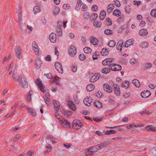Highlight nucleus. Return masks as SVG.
Listing matches in <instances>:
<instances>
[{"mask_svg": "<svg viewBox=\"0 0 156 156\" xmlns=\"http://www.w3.org/2000/svg\"><path fill=\"white\" fill-rule=\"evenodd\" d=\"M23 51L19 45H16V47L15 52L16 57L19 59L22 58Z\"/></svg>", "mask_w": 156, "mask_h": 156, "instance_id": "1", "label": "nucleus"}, {"mask_svg": "<svg viewBox=\"0 0 156 156\" xmlns=\"http://www.w3.org/2000/svg\"><path fill=\"white\" fill-rule=\"evenodd\" d=\"M72 126L73 129H78L81 127L83 124L80 121L76 120L73 121Z\"/></svg>", "mask_w": 156, "mask_h": 156, "instance_id": "2", "label": "nucleus"}, {"mask_svg": "<svg viewBox=\"0 0 156 156\" xmlns=\"http://www.w3.org/2000/svg\"><path fill=\"white\" fill-rule=\"evenodd\" d=\"M22 8L21 7H19L17 9V12L18 13V16H19V26L21 29L23 28V23L22 22Z\"/></svg>", "mask_w": 156, "mask_h": 156, "instance_id": "3", "label": "nucleus"}, {"mask_svg": "<svg viewBox=\"0 0 156 156\" xmlns=\"http://www.w3.org/2000/svg\"><path fill=\"white\" fill-rule=\"evenodd\" d=\"M68 53L72 57H74L76 53V48L74 46H70L68 51Z\"/></svg>", "mask_w": 156, "mask_h": 156, "instance_id": "4", "label": "nucleus"}, {"mask_svg": "<svg viewBox=\"0 0 156 156\" xmlns=\"http://www.w3.org/2000/svg\"><path fill=\"white\" fill-rule=\"evenodd\" d=\"M21 79L19 81L20 85L23 87L27 88L28 87V83L22 75L20 76Z\"/></svg>", "mask_w": 156, "mask_h": 156, "instance_id": "5", "label": "nucleus"}, {"mask_svg": "<svg viewBox=\"0 0 156 156\" xmlns=\"http://www.w3.org/2000/svg\"><path fill=\"white\" fill-rule=\"evenodd\" d=\"M111 69L113 71H119L121 70V66L116 64H112L110 65Z\"/></svg>", "mask_w": 156, "mask_h": 156, "instance_id": "6", "label": "nucleus"}, {"mask_svg": "<svg viewBox=\"0 0 156 156\" xmlns=\"http://www.w3.org/2000/svg\"><path fill=\"white\" fill-rule=\"evenodd\" d=\"M96 146L91 147L87 149V151L86 153V156H91L92 155V153L97 151Z\"/></svg>", "mask_w": 156, "mask_h": 156, "instance_id": "7", "label": "nucleus"}, {"mask_svg": "<svg viewBox=\"0 0 156 156\" xmlns=\"http://www.w3.org/2000/svg\"><path fill=\"white\" fill-rule=\"evenodd\" d=\"M36 83L37 85L38 86V87L40 88V90L43 92H44L45 91L44 90V86L43 84L42 83L41 80L39 79H37Z\"/></svg>", "mask_w": 156, "mask_h": 156, "instance_id": "8", "label": "nucleus"}, {"mask_svg": "<svg viewBox=\"0 0 156 156\" xmlns=\"http://www.w3.org/2000/svg\"><path fill=\"white\" fill-rule=\"evenodd\" d=\"M100 74L99 73H95L92 75L90 78V82H94L98 80L100 77Z\"/></svg>", "mask_w": 156, "mask_h": 156, "instance_id": "9", "label": "nucleus"}, {"mask_svg": "<svg viewBox=\"0 0 156 156\" xmlns=\"http://www.w3.org/2000/svg\"><path fill=\"white\" fill-rule=\"evenodd\" d=\"M43 98L46 104L48 105H50L51 102L50 100V94L48 93H46L43 96Z\"/></svg>", "mask_w": 156, "mask_h": 156, "instance_id": "10", "label": "nucleus"}, {"mask_svg": "<svg viewBox=\"0 0 156 156\" xmlns=\"http://www.w3.org/2000/svg\"><path fill=\"white\" fill-rule=\"evenodd\" d=\"M55 67L59 73H63V70L60 63L58 62H55Z\"/></svg>", "mask_w": 156, "mask_h": 156, "instance_id": "11", "label": "nucleus"}, {"mask_svg": "<svg viewBox=\"0 0 156 156\" xmlns=\"http://www.w3.org/2000/svg\"><path fill=\"white\" fill-rule=\"evenodd\" d=\"M109 144V142H105L102 143L98 144L96 146V147L97 151L100 150L101 149L103 148L108 146Z\"/></svg>", "mask_w": 156, "mask_h": 156, "instance_id": "12", "label": "nucleus"}, {"mask_svg": "<svg viewBox=\"0 0 156 156\" xmlns=\"http://www.w3.org/2000/svg\"><path fill=\"white\" fill-rule=\"evenodd\" d=\"M114 60L113 58H107L105 59L102 62V64L105 66L110 65L113 62Z\"/></svg>", "mask_w": 156, "mask_h": 156, "instance_id": "13", "label": "nucleus"}, {"mask_svg": "<svg viewBox=\"0 0 156 156\" xmlns=\"http://www.w3.org/2000/svg\"><path fill=\"white\" fill-rule=\"evenodd\" d=\"M83 102L85 105L89 106L91 105L92 102V98L91 97H87L83 100Z\"/></svg>", "mask_w": 156, "mask_h": 156, "instance_id": "14", "label": "nucleus"}, {"mask_svg": "<svg viewBox=\"0 0 156 156\" xmlns=\"http://www.w3.org/2000/svg\"><path fill=\"white\" fill-rule=\"evenodd\" d=\"M49 39L50 41L52 43L55 42L57 39V35L54 33H51L49 35Z\"/></svg>", "mask_w": 156, "mask_h": 156, "instance_id": "15", "label": "nucleus"}, {"mask_svg": "<svg viewBox=\"0 0 156 156\" xmlns=\"http://www.w3.org/2000/svg\"><path fill=\"white\" fill-rule=\"evenodd\" d=\"M123 41L122 40H120L117 43L116 46V49L118 50L121 51L122 50V47L124 46L123 45Z\"/></svg>", "mask_w": 156, "mask_h": 156, "instance_id": "16", "label": "nucleus"}, {"mask_svg": "<svg viewBox=\"0 0 156 156\" xmlns=\"http://www.w3.org/2000/svg\"><path fill=\"white\" fill-rule=\"evenodd\" d=\"M151 95L150 91L148 90H144L141 93V95L143 98H147L148 97Z\"/></svg>", "mask_w": 156, "mask_h": 156, "instance_id": "17", "label": "nucleus"}, {"mask_svg": "<svg viewBox=\"0 0 156 156\" xmlns=\"http://www.w3.org/2000/svg\"><path fill=\"white\" fill-rule=\"evenodd\" d=\"M103 89L105 91L108 93H111L112 91V88L107 83H105L104 85Z\"/></svg>", "mask_w": 156, "mask_h": 156, "instance_id": "18", "label": "nucleus"}, {"mask_svg": "<svg viewBox=\"0 0 156 156\" xmlns=\"http://www.w3.org/2000/svg\"><path fill=\"white\" fill-rule=\"evenodd\" d=\"M144 125L143 124H130L129 126H127L126 128L129 129H133L134 127H141L143 126Z\"/></svg>", "mask_w": 156, "mask_h": 156, "instance_id": "19", "label": "nucleus"}, {"mask_svg": "<svg viewBox=\"0 0 156 156\" xmlns=\"http://www.w3.org/2000/svg\"><path fill=\"white\" fill-rule=\"evenodd\" d=\"M67 23L66 21H65L63 22L59 21L57 23V27L61 29L63 27L64 29H65L66 27V24Z\"/></svg>", "mask_w": 156, "mask_h": 156, "instance_id": "20", "label": "nucleus"}, {"mask_svg": "<svg viewBox=\"0 0 156 156\" xmlns=\"http://www.w3.org/2000/svg\"><path fill=\"white\" fill-rule=\"evenodd\" d=\"M91 43L94 45H97L98 43V39L94 36H91L90 37Z\"/></svg>", "mask_w": 156, "mask_h": 156, "instance_id": "21", "label": "nucleus"}, {"mask_svg": "<svg viewBox=\"0 0 156 156\" xmlns=\"http://www.w3.org/2000/svg\"><path fill=\"white\" fill-rule=\"evenodd\" d=\"M59 122L65 127H68L69 126V122L65 119L60 120Z\"/></svg>", "mask_w": 156, "mask_h": 156, "instance_id": "22", "label": "nucleus"}, {"mask_svg": "<svg viewBox=\"0 0 156 156\" xmlns=\"http://www.w3.org/2000/svg\"><path fill=\"white\" fill-rule=\"evenodd\" d=\"M134 42V40L132 39L128 40L126 42L124 47L126 48L128 47L129 46L133 44Z\"/></svg>", "mask_w": 156, "mask_h": 156, "instance_id": "23", "label": "nucleus"}, {"mask_svg": "<svg viewBox=\"0 0 156 156\" xmlns=\"http://www.w3.org/2000/svg\"><path fill=\"white\" fill-rule=\"evenodd\" d=\"M115 6L113 4H110L108 5L107 9V10L108 12H111L114 8Z\"/></svg>", "mask_w": 156, "mask_h": 156, "instance_id": "24", "label": "nucleus"}, {"mask_svg": "<svg viewBox=\"0 0 156 156\" xmlns=\"http://www.w3.org/2000/svg\"><path fill=\"white\" fill-rule=\"evenodd\" d=\"M148 33V32L147 30L144 29H142L139 32V34L140 36H144Z\"/></svg>", "mask_w": 156, "mask_h": 156, "instance_id": "25", "label": "nucleus"}, {"mask_svg": "<svg viewBox=\"0 0 156 156\" xmlns=\"http://www.w3.org/2000/svg\"><path fill=\"white\" fill-rule=\"evenodd\" d=\"M42 65V61L40 59H37L35 63V68L37 69L40 68Z\"/></svg>", "mask_w": 156, "mask_h": 156, "instance_id": "26", "label": "nucleus"}, {"mask_svg": "<svg viewBox=\"0 0 156 156\" xmlns=\"http://www.w3.org/2000/svg\"><path fill=\"white\" fill-rule=\"evenodd\" d=\"M146 129L148 131H155L156 127L152 125H148L146 127Z\"/></svg>", "mask_w": 156, "mask_h": 156, "instance_id": "27", "label": "nucleus"}, {"mask_svg": "<svg viewBox=\"0 0 156 156\" xmlns=\"http://www.w3.org/2000/svg\"><path fill=\"white\" fill-rule=\"evenodd\" d=\"M68 105L70 108L73 111H75L76 110L75 105L73 102L71 101H69L68 102Z\"/></svg>", "mask_w": 156, "mask_h": 156, "instance_id": "28", "label": "nucleus"}, {"mask_svg": "<svg viewBox=\"0 0 156 156\" xmlns=\"http://www.w3.org/2000/svg\"><path fill=\"white\" fill-rule=\"evenodd\" d=\"M27 110L29 112L30 114V115L32 116H36V113L35 111L32 108L28 107L27 108Z\"/></svg>", "mask_w": 156, "mask_h": 156, "instance_id": "29", "label": "nucleus"}, {"mask_svg": "<svg viewBox=\"0 0 156 156\" xmlns=\"http://www.w3.org/2000/svg\"><path fill=\"white\" fill-rule=\"evenodd\" d=\"M152 64L149 62H147L144 63L143 66L144 69L148 68H150L152 67Z\"/></svg>", "mask_w": 156, "mask_h": 156, "instance_id": "30", "label": "nucleus"}, {"mask_svg": "<svg viewBox=\"0 0 156 156\" xmlns=\"http://www.w3.org/2000/svg\"><path fill=\"white\" fill-rule=\"evenodd\" d=\"M106 13L104 10L101 12L100 14L99 18L101 20H103L106 16Z\"/></svg>", "mask_w": 156, "mask_h": 156, "instance_id": "31", "label": "nucleus"}, {"mask_svg": "<svg viewBox=\"0 0 156 156\" xmlns=\"http://www.w3.org/2000/svg\"><path fill=\"white\" fill-rule=\"evenodd\" d=\"M101 54L102 55L105 56L109 54V51L106 48H103L101 51Z\"/></svg>", "mask_w": 156, "mask_h": 156, "instance_id": "32", "label": "nucleus"}, {"mask_svg": "<svg viewBox=\"0 0 156 156\" xmlns=\"http://www.w3.org/2000/svg\"><path fill=\"white\" fill-rule=\"evenodd\" d=\"M95 88L94 85L92 84L88 85L86 87L87 90L89 92L91 91L94 90Z\"/></svg>", "mask_w": 156, "mask_h": 156, "instance_id": "33", "label": "nucleus"}, {"mask_svg": "<svg viewBox=\"0 0 156 156\" xmlns=\"http://www.w3.org/2000/svg\"><path fill=\"white\" fill-rule=\"evenodd\" d=\"M13 78L16 80L19 81L21 79L20 76H18L16 72L14 71Z\"/></svg>", "mask_w": 156, "mask_h": 156, "instance_id": "34", "label": "nucleus"}, {"mask_svg": "<svg viewBox=\"0 0 156 156\" xmlns=\"http://www.w3.org/2000/svg\"><path fill=\"white\" fill-rule=\"evenodd\" d=\"M129 82L128 81H126L122 82V86L123 88L126 89L129 87Z\"/></svg>", "mask_w": 156, "mask_h": 156, "instance_id": "35", "label": "nucleus"}, {"mask_svg": "<svg viewBox=\"0 0 156 156\" xmlns=\"http://www.w3.org/2000/svg\"><path fill=\"white\" fill-rule=\"evenodd\" d=\"M53 104L54 105V107L55 108L56 110L58 111L60 107V104L59 103L56 101H53Z\"/></svg>", "mask_w": 156, "mask_h": 156, "instance_id": "36", "label": "nucleus"}, {"mask_svg": "<svg viewBox=\"0 0 156 156\" xmlns=\"http://www.w3.org/2000/svg\"><path fill=\"white\" fill-rule=\"evenodd\" d=\"M34 12L35 14L41 11V8L38 6H35L34 8Z\"/></svg>", "mask_w": 156, "mask_h": 156, "instance_id": "37", "label": "nucleus"}, {"mask_svg": "<svg viewBox=\"0 0 156 156\" xmlns=\"http://www.w3.org/2000/svg\"><path fill=\"white\" fill-rule=\"evenodd\" d=\"M121 11L119 9H116L115 10L113 13V15L116 16L117 17L119 16L121 14Z\"/></svg>", "mask_w": 156, "mask_h": 156, "instance_id": "38", "label": "nucleus"}, {"mask_svg": "<svg viewBox=\"0 0 156 156\" xmlns=\"http://www.w3.org/2000/svg\"><path fill=\"white\" fill-rule=\"evenodd\" d=\"M94 105L97 108H100L102 106V103L99 101H96L94 102Z\"/></svg>", "mask_w": 156, "mask_h": 156, "instance_id": "39", "label": "nucleus"}, {"mask_svg": "<svg viewBox=\"0 0 156 156\" xmlns=\"http://www.w3.org/2000/svg\"><path fill=\"white\" fill-rule=\"evenodd\" d=\"M133 83L135 86L137 87H140V83L139 81L136 79H134L133 81Z\"/></svg>", "mask_w": 156, "mask_h": 156, "instance_id": "40", "label": "nucleus"}, {"mask_svg": "<svg viewBox=\"0 0 156 156\" xmlns=\"http://www.w3.org/2000/svg\"><path fill=\"white\" fill-rule=\"evenodd\" d=\"M33 94V92L32 91L30 90V91L29 92L27 97V99L28 101H30L31 100V96Z\"/></svg>", "mask_w": 156, "mask_h": 156, "instance_id": "41", "label": "nucleus"}, {"mask_svg": "<svg viewBox=\"0 0 156 156\" xmlns=\"http://www.w3.org/2000/svg\"><path fill=\"white\" fill-rule=\"evenodd\" d=\"M93 24L94 27H96L98 28L100 27L101 24V23L100 21L98 22L96 21H95L94 22Z\"/></svg>", "mask_w": 156, "mask_h": 156, "instance_id": "42", "label": "nucleus"}, {"mask_svg": "<svg viewBox=\"0 0 156 156\" xmlns=\"http://www.w3.org/2000/svg\"><path fill=\"white\" fill-rule=\"evenodd\" d=\"M60 11V9L58 7H55L53 9V13L55 15H58Z\"/></svg>", "mask_w": 156, "mask_h": 156, "instance_id": "43", "label": "nucleus"}, {"mask_svg": "<svg viewBox=\"0 0 156 156\" xmlns=\"http://www.w3.org/2000/svg\"><path fill=\"white\" fill-rule=\"evenodd\" d=\"M117 131L115 130H110L107 131L105 133L106 135H109L111 134H115L116 133Z\"/></svg>", "mask_w": 156, "mask_h": 156, "instance_id": "44", "label": "nucleus"}, {"mask_svg": "<svg viewBox=\"0 0 156 156\" xmlns=\"http://www.w3.org/2000/svg\"><path fill=\"white\" fill-rule=\"evenodd\" d=\"M83 51L85 53L87 54H89L91 52L92 50L89 47H86L84 48Z\"/></svg>", "mask_w": 156, "mask_h": 156, "instance_id": "45", "label": "nucleus"}, {"mask_svg": "<svg viewBox=\"0 0 156 156\" xmlns=\"http://www.w3.org/2000/svg\"><path fill=\"white\" fill-rule=\"evenodd\" d=\"M116 43L115 41L113 40H111L109 41L108 45L110 47H113L116 45Z\"/></svg>", "mask_w": 156, "mask_h": 156, "instance_id": "46", "label": "nucleus"}, {"mask_svg": "<svg viewBox=\"0 0 156 156\" xmlns=\"http://www.w3.org/2000/svg\"><path fill=\"white\" fill-rule=\"evenodd\" d=\"M83 17L85 20H87L90 17L89 13L88 12H84L83 14Z\"/></svg>", "mask_w": 156, "mask_h": 156, "instance_id": "47", "label": "nucleus"}, {"mask_svg": "<svg viewBox=\"0 0 156 156\" xmlns=\"http://www.w3.org/2000/svg\"><path fill=\"white\" fill-rule=\"evenodd\" d=\"M61 80V78L58 77L57 76H55L54 78V81L55 82H56V83L57 85H59V83L58 82Z\"/></svg>", "mask_w": 156, "mask_h": 156, "instance_id": "48", "label": "nucleus"}, {"mask_svg": "<svg viewBox=\"0 0 156 156\" xmlns=\"http://www.w3.org/2000/svg\"><path fill=\"white\" fill-rule=\"evenodd\" d=\"M110 72V70L109 69L106 68H104L102 70V73L105 74L108 73Z\"/></svg>", "mask_w": 156, "mask_h": 156, "instance_id": "49", "label": "nucleus"}, {"mask_svg": "<svg viewBox=\"0 0 156 156\" xmlns=\"http://www.w3.org/2000/svg\"><path fill=\"white\" fill-rule=\"evenodd\" d=\"M130 62L131 64H136L137 63V61L135 58H133L130 59Z\"/></svg>", "mask_w": 156, "mask_h": 156, "instance_id": "50", "label": "nucleus"}, {"mask_svg": "<svg viewBox=\"0 0 156 156\" xmlns=\"http://www.w3.org/2000/svg\"><path fill=\"white\" fill-rule=\"evenodd\" d=\"M151 14L152 16L156 18V9H152L151 12Z\"/></svg>", "mask_w": 156, "mask_h": 156, "instance_id": "51", "label": "nucleus"}, {"mask_svg": "<svg viewBox=\"0 0 156 156\" xmlns=\"http://www.w3.org/2000/svg\"><path fill=\"white\" fill-rule=\"evenodd\" d=\"M33 50L35 52V54L36 55H38L40 54V51L39 50V47L38 48H35Z\"/></svg>", "mask_w": 156, "mask_h": 156, "instance_id": "52", "label": "nucleus"}, {"mask_svg": "<svg viewBox=\"0 0 156 156\" xmlns=\"http://www.w3.org/2000/svg\"><path fill=\"white\" fill-rule=\"evenodd\" d=\"M72 114V112L70 111H65L64 113V115L68 116L71 115Z\"/></svg>", "mask_w": 156, "mask_h": 156, "instance_id": "53", "label": "nucleus"}, {"mask_svg": "<svg viewBox=\"0 0 156 156\" xmlns=\"http://www.w3.org/2000/svg\"><path fill=\"white\" fill-rule=\"evenodd\" d=\"M148 46V44L146 42H143L140 44V46L142 48H145Z\"/></svg>", "mask_w": 156, "mask_h": 156, "instance_id": "54", "label": "nucleus"}, {"mask_svg": "<svg viewBox=\"0 0 156 156\" xmlns=\"http://www.w3.org/2000/svg\"><path fill=\"white\" fill-rule=\"evenodd\" d=\"M104 33L106 34L109 35L112 34V31L110 29H107L105 30Z\"/></svg>", "mask_w": 156, "mask_h": 156, "instance_id": "55", "label": "nucleus"}, {"mask_svg": "<svg viewBox=\"0 0 156 156\" xmlns=\"http://www.w3.org/2000/svg\"><path fill=\"white\" fill-rule=\"evenodd\" d=\"M80 59L82 61H83L85 59V56L83 54H81L79 55Z\"/></svg>", "mask_w": 156, "mask_h": 156, "instance_id": "56", "label": "nucleus"}, {"mask_svg": "<svg viewBox=\"0 0 156 156\" xmlns=\"http://www.w3.org/2000/svg\"><path fill=\"white\" fill-rule=\"evenodd\" d=\"M70 7V5L68 4H65L62 6V8L65 9H68Z\"/></svg>", "mask_w": 156, "mask_h": 156, "instance_id": "57", "label": "nucleus"}, {"mask_svg": "<svg viewBox=\"0 0 156 156\" xmlns=\"http://www.w3.org/2000/svg\"><path fill=\"white\" fill-rule=\"evenodd\" d=\"M68 37L70 39H73L75 38V36L73 33H71L69 34Z\"/></svg>", "mask_w": 156, "mask_h": 156, "instance_id": "58", "label": "nucleus"}, {"mask_svg": "<svg viewBox=\"0 0 156 156\" xmlns=\"http://www.w3.org/2000/svg\"><path fill=\"white\" fill-rule=\"evenodd\" d=\"M45 60L47 61H50L51 60V58L50 55H47L44 58Z\"/></svg>", "mask_w": 156, "mask_h": 156, "instance_id": "59", "label": "nucleus"}, {"mask_svg": "<svg viewBox=\"0 0 156 156\" xmlns=\"http://www.w3.org/2000/svg\"><path fill=\"white\" fill-rule=\"evenodd\" d=\"M113 88H114L115 90L119 89V86L117 84L113 83L112 85Z\"/></svg>", "mask_w": 156, "mask_h": 156, "instance_id": "60", "label": "nucleus"}, {"mask_svg": "<svg viewBox=\"0 0 156 156\" xmlns=\"http://www.w3.org/2000/svg\"><path fill=\"white\" fill-rule=\"evenodd\" d=\"M20 138V135H16L14 137L13 139V140L14 141H16L19 139Z\"/></svg>", "mask_w": 156, "mask_h": 156, "instance_id": "61", "label": "nucleus"}, {"mask_svg": "<svg viewBox=\"0 0 156 156\" xmlns=\"http://www.w3.org/2000/svg\"><path fill=\"white\" fill-rule=\"evenodd\" d=\"M91 9L93 11H96L98 9V7L97 5H94L92 6Z\"/></svg>", "mask_w": 156, "mask_h": 156, "instance_id": "62", "label": "nucleus"}, {"mask_svg": "<svg viewBox=\"0 0 156 156\" xmlns=\"http://www.w3.org/2000/svg\"><path fill=\"white\" fill-rule=\"evenodd\" d=\"M38 46L35 42H33L32 44V48L33 50L38 48Z\"/></svg>", "mask_w": 156, "mask_h": 156, "instance_id": "63", "label": "nucleus"}, {"mask_svg": "<svg viewBox=\"0 0 156 156\" xmlns=\"http://www.w3.org/2000/svg\"><path fill=\"white\" fill-rule=\"evenodd\" d=\"M27 30H26L27 33H30L32 30V27L29 25L27 26Z\"/></svg>", "mask_w": 156, "mask_h": 156, "instance_id": "64", "label": "nucleus"}]
</instances>
